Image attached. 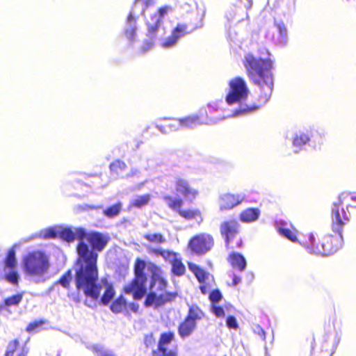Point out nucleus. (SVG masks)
I'll return each mask as SVG.
<instances>
[{"instance_id": "nucleus-44", "label": "nucleus", "mask_w": 356, "mask_h": 356, "mask_svg": "<svg viewBox=\"0 0 356 356\" xmlns=\"http://www.w3.org/2000/svg\"><path fill=\"white\" fill-rule=\"evenodd\" d=\"M226 325L229 329L236 330L238 324L236 318L234 316H229L226 319Z\"/></svg>"}, {"instance_id": "nucleus-56", "label": "nucleus", "mask_w": 356, "mask_h": 356, "mask_svg": "<svg viewBox=\"0 0 356 356\" xmlns=\"http://www.w3.org/2000/svg\"><path fill=\"white\" fill-rule=\"evenodd\" d=\"M151 339H152V337H145V343L147 346H148L149 343L151 342Z\"/></svg>"}, {"instance_id": "nucleus-23", "label": "nucleus", "mask_w": 356, "mask_h": 356, "mask_svg": "<svg viewBox=\"0 0 356 356\" xmlns=\"http://www.w3.org/2000/svg\"><path fill=\"white\" fill-rule=\"evenodd\" d=\"M188 268L194 274L200 284L207 282V281L209 280L210 277L213 279V276L209 273L205 271L195 264L189 263Z\"/></svg>"}, {"instance_id": "nucleus-41", "label": "nucleus", "mask_w": 356, "mask_h": 356, "mask_svg": "<svg viewBox=\"0 0 356 356\" xmlns=\"http://www.w3.org/2000/svg\"><path fill=\"white\" fill-rule=\"evenodd\" d=\"M93 350L99 356H115L113 351L104 348L102 345L94 346Z\"/></svg>"}, {"instance_id": "nucleus-31", "label": "nucleus", "mask_w": 356, "mask_h": 356, "mask_svg": "<svg viewBox=\"0 0 356 356\" xmlns=\"http://www.w3.org/2000/svg\"><path fill=\"white\" fill-rule=\"evenodd\" d=\"M127 165L124 161L117 160L111 163L110 165V170L112 175L115 177H122L123 172L126 170Z\"/></svg>"}, {"instance_id": "nucleus-62", "label": "nucleus", "mask_w": 356, "mask_h": 356, "mask_svg": "<svg viewBox=\"0 0 356 356\" xmlns=\"http://www.w3.org/2000/svg\"><path fill=\"white\" fill-rule=\"evenodd\" d=\"M227 18L228 20H230V18L229 17V16H227Z\"/></svg>"}, {"instance_id": "nucleus-17", "label": "nucleus", "mask_w": 356, "mask_h": 356, "mask_svg": "<svg viewBox=\"0 0 356 356\" xmlns=\"http://www.w3.org/2000/svg\"><path fill=\"white\" fill-rule=\"evenodd\" d=\"M238 229L239 224L235 219H230L221 223L220 227V234L225 238L227 245H229L230 241L236 236Z\"/></svg>"}, {"instance_id": "nucleus-1", "label": "nucleus", "mask_w": 356, "mask_h": 356, "mask_svg": "<svg viewBox=\"0 0 356 356\" xmlns=\"http://www.w3.org/2000/svg\"><path fill=\"white\" fill-rule=\"evenodd\" d=\"M244 66L249 78L259 87L257 104H241L234 108L225 100L211 101L204 110L206 124H214L226 118L250 115L257 111L270 99L273 87V61L269 58H261L248 54L244 58Z\"/></svg>"}, {"instance_id": "nucleus-52", "label": "nucleus", "mask_w": 356, "mask_h": 356, "mask_svg": "<svg viewBox=\"0 0 356 356\" xmlns=\"http://www.w3.org/2000/svg\"><path fill=\"white\" fill-rule=\"evenodd\" d=\"M241 1H243L244 7L246 9V10L250 9L252 6V0H241Z\"/></svg>"}, {"instance_id": "nucleus-5", "label": "nucleus", "mask_w": 356, "mask_h": 356, "mask_svg": "<svg viewBox=\"0 0 356 356\" xmlns=\"http://www.w3.org/2000/svg\"><path fill=\"white\" fill-rule=\"evenodd\" d=\"M22 267L24 274L35 283H44L50 268L49 257L41 250L29 252L23 257Z\"/></svg>"}, {"instance_id": "nucleus-35", "label": "nucleus", "mask_w": 356, "mask_h": 356, "mask_svg": "<svg viewBox=\"0 0 356 356\" xmlns=\"http://www.w3.org/2000/svg\"><path fill=\"white\" fill-rule=\"evenodd\" d=\"M4 268H17L15 251L13 248L8 252L4 261Z\"/></svg>"}, {"instance_id": "nucleus-13", "label": "nucleus", "mask_w": 356, "mask_h": 356, "mask_svg": "<svg viewBox=\"0 0 356 356\" xmlns=\"http://www.w3.org/2000/svg\"><path fill=\"white\" fill-rule=\"evenodd\" d=\"M273 29L272 34L268 33L267 37L272 40L274 44L281 47H286L289 42V36L285 24L282 20H275Z\"/></svg>"}, {"instance_id": "nucleus-51", "label": "nucleus", "mask_w": 356, "mask_h": 356, "mask_svg": "<svg viewBox=\"0 0 356 356\" xmlns=\"http://www.w3.org/2000/svg\"><path fill=\"white\" fill-rule=\"evenodd\" d=\"M241 282V278L240 276L236 275V274L233 273V278H232V285L236 286L238 284H239Z\"/></svg>"}, {"instance_id": "nucleus-16", "label": "nucleus", "mask_w": 356, "mask_h": 356, "mask_svg": "<svg viewBox=\"0 0 356 356\" xmlns=\"http://www.w3.org/2000/svg\"><path fill=\"white\" fill-rule=\"evenodd\" d=\"M245 198L243 193H225L220 197L219 208L220 211L229 210L239 205Z\"/></svg>"}, {"instance_id": "nucleus-27", "label": "nucleus", "mask_w": 356, "mask_h": 356, "mask_svg": "<svg viewBox=\"0 0 356 356\" xmlns=\"http://www.w3.org/2000/svg\"><path fill=\"white\" fill-rule=\"evenodd\" d=\"M179 119L181 124V129H192L197 125L205 124L204 118L201 120L198 115H190Z\"/></svg>"}, {"instance_id": "nucleus-57", "label": "nucleus", "mask_w": 356, "mask_h": 356, "mask_svg": "<svg viewBox=\"0 0 356 356\" xmlns=\"http://www.w3.org/2000/svg\"><path fill=\"white\" fill-rule=\"evenodd\" d=\"M200 115L201 117H202L203 114H202V110L200 112Z\"/></svg>"}, {"instance_id": "nucleus-55", "label": "nucleus", "mask_w": 356, "mask_h": 356, "mask_svg": "<svg viewBox=\"0 0 356 356\" xmlns=\"http://www.w3.org/2000/svg\"><path fill=\"white\" fill-rule=\"evenodd\" d=\"M130 307H131V309L134 312H136L137 311V309H138V306L136 305L134 303H132L131 305H130Z\"/></svg>"}, {"instance_id": "nucleus-61", "label": "nucleus", "mask_w": 356, "mask_h": 356, "mask_svg": "<svg viewBox=\"0 0 356 356\" xmlns=\"http://www.w3.org/2000/svg\"><path fill=\"white\" fill-rule=\"evenodd\" d=\"M227 18L228 20H230V18L229 17V16H227Z\"/></svg>"}, {"instance_id": "nucleus-50", "label": "nucleus", "mask_w": 356, "mask_h": 356, "mask_svg": "<svg viewBox=\"0 0 356 356\" xmlns=\"http://www.w3.org/2000/svg\"><path fill=\"white\" fill-rule=\"evenodd\" d=\"M156 0H140V4L143 5V9L145 10V8H147L151 5H153L155 3Z\"/></svg>"}, {"instance_id": "nucleus-21", "label": "nucleus", "mask_w": 356, "mask_h": 356, "mask_svg": "<svg viewBox=\"0 0 356 356\" xmlns=\"http://www.w3.org/2000/svg\"><path fill=\"white\" fill-rule=\"evenodd\" d=\"M29 349L26 346H19L17 340L10 342L7 346L6 356H27Z\"/></svg>"}, {"instance_id": "nucleus-29", "label": "nucleus", "mask_w": 356, "mask_h": 356, "mask_svg": "<svg viewBox=\"0 0 356 356\" xmlns=\"http://www.w3.org/2000/svg\"><path fill=\"white\" fill-rule=\"evenodd\" d=\"M195 327L196 322H193V321H188L185 318L184 321L182 322L179 326V334L182 338L188 337L191 334Z\"/></svg>"}, {"instance_id": "nucleus-58", "label": "nucleus", "mask_w": 356, "mask_h": 356, "mask_svg": "<svg viewBox=\"0 0 356 356\" xmlns=\"http://www.w3.org/2000/svg\"><path fill=\"white\" fill-rule=\"evenodd\" d=\"M85 305H88V306L90 307V305H88V304L87 303V301H86V302H85Z\"/></svg>"}, {"instance_id": "nucleus-18", "label": "nucleus", "mask_w": 356, "mask_h": 356, "mask_svg": "<svg viewBox=\"0 0 356 356\" xmlns=\"http://www.w3.org/2000/svg\"><path fill=\"white\" fill-rule=\"evenodd\" d=\"M174 339L172 332H165L161 334L157 350H154L152 356H176L175 351L168 350L166 346L169 344Z\"/></svg>"}, {"instance_id": "nucleus-48", "label": "nucleus", "mask_w": 356, "mask_h": 356, "mask_svg": "<svg viewBox=\"0 0 356 356\" xmlns=\"http://www.w3.org/2000/svg\"><path fill=\"white\" fill-rule=\"evenodd\" d=\"M140 173V171L138 168H133L131 169L130 172L125 175L124 177L127 178V179L130 178V177H138Z\"/></svg>"}, {"instance_id": "nucleus-45", "label": "nucleus", "mask_w": 356, "mask_h": 356, "mask_svg": "<svg viewBox=\"0 0 356 356\" xmlns=\"http://www.w3.org/2000/svg\"><path fill=\"white\" fill-rule=\"evenodd\" d=\"M211 310L216 317H222L225 316L223 308L217 305V304L211 305Z\"/></svg>"}, {"instance_id": "nucleus-28", "label": "nucleus", "mask_w": 356, "mask_h": 356, "mask_svg": "<svg viewBox=\"0 0 356 356\" xmlns=\"http://www.w3.org/2000/svg\"><path fill=\"white\" fill-rule=\"evenodd\" d=\"M3 277L6 282L13 285H17L20 279L17 268H4Z\"/></svg>"}, {"instance_id": "nucleus-6", "label": "nucleus", "mask_w": 356, "mask_h": 356, "mask_svg": "<svg viewBox=\"0 0 356 356\" xmlns=\"http://www.w3.org/2000/svg\"><path fill=\"white\" fill-rule=\"evenodd\" d=\"M173 9L170 6H163L158 9V10L151 14L146 20L147 25V39L142 46V51L146 52L151 49L155 40L159 36H162L164 33V28L163 25V19L170 13Z\"/></svg>"}, {"instance_id": "nucleus-54", "label": "nucleus", "mask_w": 356, "mask_h": 356, "mask_svg": "<svg viewBox=\"0 0 356 356\" xmlns=\"http://www.w3.org/2000/svg\"><path fill=\"white\" fill-rule=\"evenodd\" d=\"M71 297L72 298V300L75 302H81V298L79 297V293H76V294H72L71 295Z\"/></svg>"}, {"instance_id": "nucleus-46", "label": "nucleus", "mask_w": 356, "mask_h": 356, "mask_svg": "<svg viewBox=\"0 0 356 356\" xmlns=\"http://www.w3.org/2000/svg\"><path fill=\"white\" fill-rule=\"evenodd\" d=\"M253 332L256 334L259 335L262 339V340L264 341L266 339L265 331L259 325H255L253 327Z\"/></svg>"}, {"instance_id": "nucleus-11", "label": "nucleus", "mask_w": 356, "mask_h": 356, "mask_svg": "<svg viewBox=\"0 0 356 356\" xmlns=\"http://www.w3.org/2000/svg\"><path fill=\"white\" fill-rule=\"evenodd\" d=\"M201 26L202 25L191 26L185 23H178L172 29L171 35L161 41V47L165 49H172L177 44L181 38Z\"/></svg>"}, {"instance_id": "nucleus-14", "label": "nucleus", "mask_w": 356, "mask_h": 356, "mask_svg": "<svg viewBox=\"0 0 356 356\" xmlns=\"http://www.w3.org/2000/svg\"><path fill=\"white\" fill-rule=\"evenodd\" d=\"M147 271L151 274V280L149 286V290H154L156 292L165 291L167 282L161 276L160 269L153 263L146 265Z\"/></svg>"}, {"instance_id": "nucleus-33", "label": "nucleus", "mask_w": 356, "mask_h": 356, "mask_svg": "<svg viewBox=\"0 0 356 356\" xmlns=\"http://www.w3.org/2000/svg\"><path fill=\"white\" fill-rule=\"evenodd\" d=\"M126 299L122 295H121L113 302L110 308L112 312L115 314H119L122 312V311L126 307Z\"/></svg>"}, {"instance_id": "nucleus-20", "label": "nucleus", "mask_w": 356, "mask_h": 356, "mask_svg": "<svg viewBox=\"0 0 356 356\" xmlns=\"http://www.w3.org/2000/svg\"><path fill=\"white\" fill-rule=\"evenodd\" d=\"M277 230L278 233L292 242H298L297 230L294 228L291 229L288 224L284 220L277 222Z\"/></svg>"}, {"instance_id": "nucleus-42", "label": "nucleus", "mask_w": 356, "mask_h": 356, "mask_svg": "<svg viewBox=\"0 0 356 356\" xmlns=\"http://www.w3.org/2000/svg\"><path fill=\"white\" fill-rule=\"evenodd\" d=\"M144 238L149 242L163 243L165 238L161 234H147L144 236Z\"/></svg>"}, {"instance_id": "nucleus-3", "label": "nucleus", "mask_w": 356, "mask_h": 356, "mask_svg": "<svg viewBox=\"0 0 356 356\" xmlns=\"http://www.w3.org/2000/svg\"><path fill=\"white\" fill-rule=\"evenodd\" d=\"M349 195L346 193L340 194L332 206V229L334 233L325 235L321 245L316 244V237L313 233L308 236V243L302 245L309 254L328 256L336 252L343 245L342 230L343 226L349 221V218L344 210L343 202Z\"/></svg>"}, {"instance_id": "nucleus-8", "label": "nucleus", "mask_w": 356, "mask_h": 356, "mask_svg": "<svg viewBox=\"0 0 356 356\" xmlns=\"http://www.w3.org/2000/svg\"><path fill=\"white\" fill-rule=\"evenodd\" d=\"M257 86V84H255ZM229 90L228 93L226 95L227 102L228 104H232L233 106L237 105L236 108H238L241 104H248L245 103V100L248 98V96L250 93V90L248 88L246 82L241 77H236L229 81ZM258 87V96L259 95V87ZM259 98L257 100V102H254V104L258 103ZM249 104H253V103H250Z\"/></svg>"}, {"instance_id": "nucleus-26", "label": "nucleus", "mask_w": 356, "mask_h": 356, "mask_svg": "<svg viewBox=\"0 0 356 356\" xmlns=\"http://www.w3.org/2000/svg\"><path fill=\"white\" fill-rule=\"evenodd\" d=\"M102 283L104 284L106 289L100 300L102 305H107L114 298L115 291L113 285L108 282L106 278H102Z\"/></svg>"}, {"instance_id": "nucleus-36", "label": "nucleus", "mask_w": 356, "mask_h": 356, "mask_svg": "<svg viewBox=\"0 0 356 356\" xmlns=\"http://www.w3.org/2000/svg\"><path fill=\"white\" fill-rule=\"evenodd\" d=\"M22 298L23 293H17L5 298L2 304L4 305V308L6 307L17 306L22 302Z\"/></svg>"}, {"instance_id": "nucleus-59", "label": "nucleus", "mask_w": 356, "mask_h": 356, "mask_svg": "<svg viewBox=\"0 0 356 356\" xmlns=\"http://www.w3.org/2000/svg\"><path fill=\"white\" fill-rule=\"evenodd\" d=\"M15 356H18V351L15 353Z\"/></svg>"}, {"instance_id": "nucleus-2", "label": "nucleus", "mask_w": 356, "mask_h": 356, "mask_svg": "<svg viewBox=\"0 0 356 356\" xmlns=\"http://www.w3.org/2000/svg\"><path fill=\"white\" fill-rule=\"evenodd\" d=\"M89 246L81 240L77 245L79 259L75 268V284L78 292L83 294L92 300H97L100 295L102 287L97 284L98 270L97 261L98 254L96 252L102 251L108 243V238L98 232H86Z\"/></svg>"}, {"instance_id": "nucleus-47", "label": "nucleus", "mask_w": 356, "mask_h": 356, "mask_svg": "<svg viewBox=\"0 0 356 356\" xmlns=\"http://www.w3.org/2000/svg\"><path fill=\"white\" fill-rule=\"evenodd\" d=\"M42 324H43L42 321H34L33 323H31L27 326L26 331L29 332L35 331L37 328L42 326Z\"/></svg>"}, {"instance_id": "nucleus-37", "label": "nucleus", "mask_w": 356, "mask_h": 356, "mask_svg": "<svg viewBox=\"0 0 356 356\" xmlns=\"http://www.w3.org/2000/svg\"><path fill=\"white\" fill-rule=\"evenodd\" d=\"M168 205L175 211L179 213L183 204V200L180 198H174L171 197H166Z\"/></svg>"}, {"instance_id": "nucleus-30", "label": "nucleus", "mask_w": 356, "mask_h": 356, "mask_svg": "<svg viewBox=\"0 0 356 356\" xmlns=\"http://www.w3.org/2000/svg\"><path fill=\"white\" fill-rule=\"evenodd\" d=\"M58 225L50 227L40 230L38 233L35 234L34 237L42 239L56 238L58 236Z\"/></svg>"}, {"instance_id": "nucleus-53", "label": "nucleus", "mask_w": 356, "mask_h": 356, "mask_svg": "<svg viewBox=\"0 0 356 356\" xmlns=\"http://www.w3.org/2000/svg\"><path fill=\"white\" fill-rule=\"evenodd\" d=\"M83 207H84V209L88 208V209H90L98 210V209H102L103 206L102 205H89V204H86V205L83 206Z\"/></svg>"}, {"instance_id": "nucleus-15", "label": "nucleus", "mask_w": 356, "mask_h": 356, "mask_svg": "<svg viewBox=\"0 0 356 356\" xmlns=\"http://www.w3.org/2000/svg\"><path fill=\"white\" fill-rule=\"evenodd\" d=\"M58 236L68 243L74 241L76 238L81 241L86 236V230L82 227H76L73 230L71 227H63L58 225Z\"/></svg>"}, {"instance_id": "nucleus-10", "label": "nucleus", "mask_w": 356, "mask_h": 356, "mask_svg": "<svg viewBox=\"0 0 356 356\" xmlns=\"http://www.w3.org/2000/svg\"><path fill=\"white\" fill-rule=\"evenodd\" d=\"M140 0H136L126 21L124 35L130 43L136 40L137 24L136 19L139 15L144 14V9Z\"/></svg>"}, {"instance_id": "nucleus-39", "label": "nucleus", "mask_w": 356, "mask_h": 356, "mask_svg": "<svg viewBox=\"0 0 356 356\" xmlns=\"http://www.w3.org/2000/svg\"><path fill=\"white\" fill-rule=\"evenodd\" d=\"M72 280V273L71 270H68L63 274L57 282L58 284L61 285L63 288L67 289L70 287V282Z\"/></svg>"}, {"instance_id": "nucleus-19", "label": "nucleus", "mask_w": 356, "mask_h": 356, "mask_svg": "<svg viewBox=\"0 0 356 356\" xmlns=\"http://www.w3.org/2000/svg\"><path fill=\"white\" fill-rule=\"evenodd\" d=\"M162 256L168 259L172 265V273L177 276H181L186 272V268L181 259L177 258L176 253L170 251H163Z\"/></svg>"}, {"instance_id": "nucleus-49", "label": "nucleus", "mask_w": 356, "mask_h": 356, "mask_svg": "<svg viewBox=\"0 0 356 356\" xmlns=\"http://www.w3.org/2000/svg\"><path fill=\"white\" fill-rule=\"evenodd\" d=\"M210 288H211V285L209 282L200 284V290L201 293L204 295H205L208 293Z\"/></svg>"}, {"instance_id": "nucleus-22", "label": "nucleus", "mask_w": 356, "mask_h": 356, "mask_svg": "<svg viewBox=\"0 0 356 356\" xmlns=\"http://www.w3.org/2000/svg\"><path fill=\"white\" fill-rule=\"evenodd\" d=\"M228 261L234 268L243 272L246 268L247 261L245 258L238 252H232L228 257Z\"/></svg>"}, {"instance_id": "nucleus-9", "label": "nucleus", "mask_w": 356, "mask_h": 356, "mask_svg": "<svg viewBox=\"0 0 356 356\" xmlns=\"http://www.w3.org/2000/svg\"><path fill=\"white\" fill-rule=\"evenodd\" d=\"M170 177L172 179L175 190L179 195H182L185 199L193 201L198 195V191L193 188L188 181L184 178L183 170L179 167H175L169 173Z\"/></svg>"}, {"instance_id": "nucleus-24", "label": "nucleus", "mask_w": 356, "mask_h": 356, "mask_svg": "<svg viewBox=\"0 0 356 356\" xmlns=\"http://www.w3.org/2000/svg\"><path fill=\"white\" fill-rule=\"evenodd\" d=\"M167 122L163 124H156V128L162 134H167L172 131H176L181 129L179 119H166Z\"/></svg>"}, {"instance_id": "nucleus-60", "label": "nucleus", "mask_w": 356, "mask_h": 356, "mask_svg": "<svg viewBox=\"0 0 356 356\" xmlns=\"http://www.w3.org/2000/svg\"><path fill=\"white\" fill-rule=\"evenodd\" d=\"M227 18L228 20H230V18L229 17V16H227Z\"/></svg>"}, {"instance_id": "nucleus-7", "label": "nucleus", "mask_w": 356, "mask_h": 356, "mask_svg": "<svg viewBox=\"0 0 356 356\" xmlns=\"http://www.w3.org/2000/svg\"><path fill=\"white\" fill-rule=\"evenodd\" d=\"M324 134L315 129L298 130L293 134L292 145L295 153L309 147L313 149L319 148L323 143Z\"/></svg>"}, {"instance_id": "nucleus-40", "label": "nucleus", "mask_w": 356, "mask_h": 356, "mask_svg": "<svg viewBox=\"0 0 356 356\" xmlns=\"http://www.w3.org/2000/svg\"><path fill=\"white\" fill-rule=\"evenodd\" d=\"M149 200L150 197L149 195L138 196L131 201V204L135 207L140 208L143 206L147 204Z\"/></svg>"}, {"instance_id": "nucleus-38", "label": "nucleus", "mask_w": 356, "mask_h": 356, "mask_svg": "<svg viewBox=\"0 0 356 356\" xmlns=\"http://www.w3.org/2000/svg\"><path fill=\"white\" fill-rule=\"evenodd\" d=\"M179 214L186 220H192L199 217L200 220H202L200 211L197 209L181 210L179 211Z\"/></svg>"}, {"instance_id": "nucleus-43", "label": "nucleus", "mask_w": 356, "mask_h": 356, "mask_svg": "<svg viewBox=\"0 0 356 356\" xmlns=\"http://www.w3.org/2000/svg\"><path fill=\"white\" fill-rule=\"evenodd\" d=\"M222 298V293L218 289L213 290L209 294V300L211 305L218 304Z\"/></svg>"}, {"instance_id": "nucleus-25", "label": "nucleus", "mask_w": 356, "mask_h": 356, "mask_svg": "<svg viewBox=\"0 0 356 356\" xmlns=\"http://www.w3.org/2000/svg\"><path fill=\"white\" fill-rule=\"evenodd\" d=\"M260 216V210L257 208H248L243 211L239 216L243 222L250 223L256 221Z\"/></svg>"}, {"instance_id": "nucleus-12", "label": "nucleus", "mask_w": 356, "mask_h": 356, "mask_svg": "<svg viewBox=\"0 0 356 356\" xmlns=\"http://www.w3.org/2000/svg\"><path fill=\"white\" fill-rule=\"evenodd\" d=\"M213 245L212 236L207 234H202L194 236L188 243L192 251L199 254H204L209 251Z\"/></svg>"}, {"instance_id": "nucleus-34", "label": "nucleus", "mask_w": 356, "mask_h": 356, "mask_svg": "<svg viewBox=\"0 0 356 356\" xmlns=\"http://www.w3.org/2000/svg\"><path fill=\"white\" fill-rule=\"evenodd\" d=\"M203 316V312L197 305H192L189 307L188 313L186 316V319L188 321H193L195 322L196 320H200Z\"/></svg>"}, {"instance_id": "nucleus-4", "label": "nucleus", "mask_w": 356, "mask_h": 356, "mask_svg": "<svg viewBox=\"0 0 356 356\" xmlns=\"http://www.w3.org/2000/svg\"><path fill=\"white\" fill-rule=\"evenodd\" d=\"M145 268L146 262L140 258H137L134 268V278L128 285L124 287V292L126 294H132L135 300H141L146 295L144 302L146 307L154 306L157 308L175 298L176 294L170 292L157 295L154 290H149V292L147 293L146 283L147 277L145 273Z\"/></svg>"}, {"instance_id": "nucleus-32", "label": "nucleus", "mask_w": 356, "mask_h": 356, "mask_svg": "<svg viewBox=\"0 0 356 356\" xmlns=\"http://www.w3.org/2000/svg\"><path fill=\"white\" fill-rule=\"evenodd\" d=\"M122 209V204L120 202H118L113 205L108 207L103 210V213L105 216L108 218H113L118 216Z\"/></svg>"}]
</instances>
